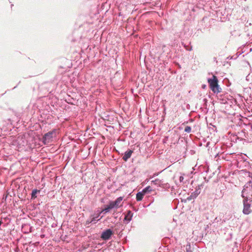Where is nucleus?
<instances>
[{
  "instance_id": "nucleus-18",
  "label": "nucleus",
  "mask_w": 252,
  "mask_h": 252,
  "mask_svg": "<svg viewBox=\"0 0 252 252\" xmlns=\"http://www.w3.org/2000/svg\"><path fill=\"white\" fill-rule=\"evenodd\" d=\"M91 218L92 220H93V223H95L98 220H99V219L97 220L94 217H92Z\"/></svg>"
},
{
  "instance_id": "nucleus-13",
  "label": "nucleus",
  "mask_w": 252,
  "mask_h": 252,
  "mask_svg": "<svg viewBox=\"0 0 252 252\" xmlns=\"http://www.w3.org/2000/svg\"><path fill=\"white\" fill-rule=\"evenodd\" d=\"M184 178L182 175L179 176V181H176V183L177 185H180L181 183H183Z\"/></svg>"
},
{
  "instance_id": "nucleus-4",
  "label": "nucleus",
  "mask_w": 252,
  "mask_h": 252,
  "mask_svg": "<svg viewBox=\"0 0 252 252\" xmlns=\"http://www.w3.org/2000/svg\"><path fill=\"white\" fill-rule=\"evenodd\" d=\"M54 133H55V130L49 131L45 134L43 137V142L45 144H47L52 141Z\"/></svg>"
},
{
  "instance_id": "nucleus-9",
  "label": "nucleus",
  "mask_w": 252,
  "mask_h": 252,
  "mask_svg": "<svg viewBox=\"0 0 252 252\" xmlns=\"http://www.w3.org/2000/svg\"><path fill=\"white\" fill-rule=\"evenodd\" d=\"M123 199V197H119L117 198L115 201H114V204H115V206L116 207V208L122 206L121 203H122Z\"/></svg>"
},
{
  "instance_id": "nucleus-15",
  "label": "nucleus",
  "mask_w": 252,
  "mask_h": 252,
  "mask_svg": "<svg viewBox=\"0 0 252 252\" xmlns=\"http://www.w3.org/2000/svg\"><path fill=\"white\" fill-rule=\"evenodd\" d=\"M110 210H111V209L110 208V207H109L108 206V205H106L105 206V208L104 209H103L101 212V213L104 212V213H106L109 212Z\"/></svg>"
},
{
  "instance_id": "nucleus-11",
  "label": "nucleus",
  "mask_w": 252,
  "mask_h": 252,
  "mask_svg": "<svg viewBox=\"0 0 252 252\" xmlns=\"http://www.w3.org/2000/svg\"><path fill=\"white\" fill-rule=\"evenodd\" d=\"M145 194V193L142 191L141 192H138L136 194V200L138 201L142 200V199L143 198V196Z\"/></svg>"
},
{
  "instance_id": "nucleus-8",
  "label": "nucleus",
  "mask_w": 252,
  "mask_h": 252,
  "mask_svg": "<svg viewBox=\"0 0 252 252\" xmlns=\"http://www.w3.org/2000/svg\"><path fill=\"white\" fill-rule=\"evenodd\" d=\"M132 216L133 213L130 211H128L125 215L124 220L127 222H129L131 220Z\"/></svg>"
},
{
  "instance_id": "nucleus-17",
  "label": "nucleus",
  "mask_w": 252,
  "mask_h": 252,
  "mask_svg": "<svg viewBox=\"0 0 252 252\" xmlns=\"http://www.w3.org/2000/svg\"><path fill=\"white\" fill-rule=\"evenodd\" d=\"M191 128L189 126H187L185 127V131L188 133L191 132Z\"/></svg>"
},
{
  "instance_id": "nucleus-20",
  "label": "nucleus",
  "mask_w": 252,
  "mask_h": 252,
  "mask_svg": "<svg viewBox=\"0 0 252 252\" xmlns=\"http://www.w3.org/2000/svg\"><path fill=\"white\" fill-rule=\"evenodd\" d=\"M92 218V217H90V218H89V219H88V220H89L90 221V222H91V223H93V220H92V218Z\"/></svg>"
},
{
  "instance_id": "nucleus-12",
  "label": "nucleus",
  "mask_w": 252,
  "mask_h": 252,
  "mask_svg": "<svg viewBox=\"0 0 252 252\" xmlns=\"http://www.w3.org/2000/svg\"><path fill=\"white\" fill-rule=\"evenodd\" d=\"M39 192H40V190H38L37 189H34L32 190V194H31L32 198H36L37 197V195H36L37 193H39Z\"/></svg>"
},
{
  "instance_id": "nucleus-1",
  "label": "nucleus",
  "mask_w": 252,
  "mask_h": 252,
  "mask_svg": "<svg viewBox=\"0 0 252 252\" xmlns=\"http://www.w3.org/2000/svg\"><path fill=\"white\" fill-rule=\"evenodd\" d=\"M242 197L244 199H252V181L245 185L242 191Z\"/></svg>"
},
{
  "instance_id": "nucleus-3",
  "label": "nucleus",
  "mask_w": 252,
  "mask_h": 252,
  "mask_svg": "<svg viewBox=\"0 0 252 252\" xmlns=\"http://www.w3.org/2000/svg\"><path fill=\"white\" fill-rule=\"evenodd\" d=\"M244 208L243 213L245 215H249L252 212L251 207L252 206V199H243Z\"/></svg>"
},
{
  "instance_id": "nucleus-5",
  "label": "nucleus",
  "mask_w": 252,
  "mask_h": 252,
  "mask_svg": "<svg viewBox=\"0 0 252 252\" xmlns=\"http://www.w3.org/2000/svg\"><path fill=\"white\" fill-rule=\"evenodd\" d=\"M113 234V231L110 229L103 231L101 235V238L103 240H109Z\"/></svg>"
},
{
  "instance_id": "nucleus-19",
  "label": "nucleus",
  "mask_w": 252,
  "mask_h": 252,
  "mask_svg": "<svg viewBox=\"0 0 252 252\" xmlns=\"http://www.w3.org/2000/svg\"><path fill=\"white\" fill-rule=\"evenodd\" d=\"M102 213L101 212H99L97 215L96 216L94 217L95 218H96V219L97 220H98V218L99 217L100 214Z\"/></svg>"
},
{
  "instance_id": "nucleus-7",
  "label": "nucleus",
  "mask_w": 252,
  "mask_h": 252,
  "mask_svg": "<svg viewBox=\"0 0 252 252\" xmlns=\"http://www.w3.org/2000/svg\"><path fill=\"white\" fill-rule=\"evenodd\" d=\"M132 153H133V151L131 150H127L125 153L123 157V160L126 161H127L128 160V159H129L130 158Z\"/></svg>"
},
{
  "instance_id": "nucleus-14",
  "label": "nucleus",
  "mask_w": 252,
  "mask_h": 252,
  "mask_svg": "<svg viewBox=\"0 0 252 252\" xmlns=\"http://www.w3.org/2000/svg\"><path fill=\"white\" fill-rule=\"evenodd\" d=\"M152 190V188L150 186H148L146 188H144L142 191L145 194L147 192H150Z\"/></svg>"
},
{
  "instance_id": "nucleus-6",
  "label": "nucleus",
  "mask_w": 252,
  "mask_h": 252,
  "mask_svg": "<svg viewBox=\"0 0 252 252\" xmlns=\"http://www.w3.org/2000/svg\"><path fill=\"white\" fill-rule=\"evenodd\" d=\"M200 193V189L199 188L196 189L195 190L192 192L191 194L187 198L188 200H191L195 198Z\"/></svg>"
},
{
  "instance_id": "nucleus-2",
  "label": "nucleus",
  "mask_w": 252,
  "mask_h": 252,
  "mask_svg": "<svg viewBox=\"0 0 252 252\" xmlns=\"http://www.w3.org/2000/svg\"><path fill=\"white\" fill-rule=\"evenodd\" d=\"M208 82L210 89L214 93H219L220 92L221 89L218 85V80L216 76L213 75L212 78H209Z\"/></svg>"
},
{
  "instance_id": "nucleus-16",
  "label": "nucleus",
  "mask_w": 252,
  "mask_h": 252,
  "mask_svg": "<svg viewBox=\"0 0 252 252\" xmlns=\"http://www.w3.org/2000/svg\"><path fill=\"white\" fill-rule=\"evenodd\" d=\"M107 205L109 207H110L111 209H112L113 208H116V207L115 206V204H114V201H110L109 202V204Z\"/></svg>"
},
{
  "instance_id": "nucleus-21",
  "label": "nucleus",
  "mask_w": 252,
  "mask_h": 252,
  "mask_svg": "<svg viewBox=\"0 0 252 252\" xmlns=\"http://www.w3.org/2000/svg\"><path fill=\"white\" fill-rule=\"evenodd\" d=\"M91 222H90V221L89 220H87L86 221V225H89Z\"/></svg>"
},
{
  "instance_id": "nucleus-10",
  "label": "nucleus",
  "mask_w": 252,
  "mask_h": 252,
  "mask_svg": "<svg viewBox=\"0 0 252 252\" xmlns=\"http://www.w3.org/2000/svg\"><path fill=\"white\" fill-rule=\"evenodd\" d=\"M163 182L158 179H156L155 180L152 181V183L158 186L162 187L163 185Z\"/></svg>"
}]
</instances>
